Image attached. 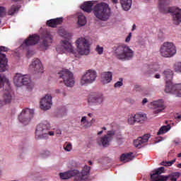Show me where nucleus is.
Instances as JSON below:
<instances>
[{
    "mask_svg": "<svg viewBox=\"0 0 181 181\" xmlns=\"http://www.w3.org/2000/svg\"><path fill=\"white\" fill-rule=\"evenodd\" d=\"M165 80V93L168 94H174L176 97H181V84H174L172 83L173 78V71L167 69L163 73Z\"/></svg>",
    "mask_w": 181,
    "mask_h": 181,
    "instance_id": "f257e3e1",
    "label": "nucleus"
},
{
    "mask_svg": "<svg viewBox=\"0 0 181 181\" xmlns=\"http://www.w3.org/2000/svg\"><path fill=\"white\" fill-rule=\"evenodd\" d=\"M114 56L116 59L122 62L131 60L134 57V50L128 45L122 44L114 47Z\"/></svg>",
    "mask_w": 181,
    "mask_h": 181,
    "instance_id": "f03ea898",
    "label": "nucleus"
},
{
    "mask_svg": "<svg viewBox=\"0 0 181 181\" xmlns=\"http://www.w3.org/2000/svg\"><path fill=\"white\" fill-rule=\"evenodd\" d=\"M93 13L99 21H106L111 16V8L107 3L97 4L93 8Z\"/></svg>",
    "mask_w": 181,
    "mask_h": 181,
    "instance_id": "7ed1b4c3",
    "label": "nucleus"
},
{
    "mask_svg": "<svg viewBox=\"0 0 181 181\" xmlns=\"http://www.w3.org/2000/svg\"><path fill=\"white\" fill-rule=\"evenodd\" d=\"M158 8L163 13H172L173 21L175 25L181 23V9L177 7L168 8L166 3L163 0H159Z\"/></svg>",
    "mask_w": 181,
    "mask_h": 181,
    "instance_id": "20e7f679",
    "label": "nucleus"
},
{
    "mask_svg": "<svg viewBox=\"0 0 181 181\" xmlns=\"http://www.w3.org/2000/svg\"><path fill=\"white\" fill-rule=\"evenodd\" d=\"M78 53L81 56H88L90 54V42L86 37H80L76 41Z\"/></svg>",
    "mask_w": 181,
    "mask_h": 181,
    "instance_id": "39448f33",
    "label": "nucleus"
},
{
    "mask_svg": "<svg viewBox=\"0 0 181 181\" xmlns=\"http://www.w3.org/2000/svg\"><path fill=\"white\" fill-rule=\"evenodd\" d=\"M49 129H50V124L47 123V122L38 124L35 130L36 138H37V139H39V138H43L45 136L44 135L53 136L54 132H49Z\"/></svg>",
    "mask_w": 181,
    "mask_h": 181,
    "instance_id": "423d86ee",
    "label": "nucleus"
},
{
    "mask_svg": "<svg viewBox=\"0 0 181 181\" xmlns=\"http://www.w3.org/2000/svg\"><path fill=\"white\" fill-rule=\"evenodd\" d=\"M57 76L59 78H62L64 84H65L66 87H73L74 86V76L73 73L69 71V69H63L62 71H60L57 74Z\"/></svg>",
    "mask_w": 181,
    "mask_h": 181,
    "instance_id": "0eeeda50",
    "label": "nucleus"
},
{
    "mask_svg": "<svg viewBox=\"0 0 181 181\" xmlns=\"http://www.w3.org/2000/svg\"><path fill=\"white\" fill-rule=\"evenodd\" d=\"M160 53L163 57H173L176 54V46L172 42H164L160 47Z\"/></svg>",
    "mask_w": 181,
    "mask_h": 181,
    "instance_id": "6e6552de",
    "label": "nucleus"
},
{
    "mask_svg": "<svg viewBox=\"0 0 181 181\" xmlns=\"http://www.w3.org/2000/svg\"><path fill=\"white\" fill-rule=\"evenodd\" d=\"M56 50L59 54H63V53L68 52V53H71L75 57H77V52L74 50V48H73L71 43L67 40H62L61 45L57 46Z\"/></svg>",
    "mask_w": 181,
    "mask_h": 181,
    "instance_id": "1a4fd4ad",
    "label": "nucleus"
},
{
    "mask_svg": "<svg viewBox=\"0 0 181 181\" xmlns=\"http://www.w3.org/2000/svg\"><path fill=\"white\" fill-rule=\"evenodd\" d=\"M35 114V110L29 108L23 109L21 114L18 115V121L23 124V125H28L32 118H33V115Z\"/></svg>",
    "mask_w": 181,
    "mask_h": 181,
    "instance_id": "9d476101",
    "label": "nucleus"
},
{
    "mask_svg": "<svg viewBox=\"0 0 181 181\" xmlns=\"http://www.w3.org/2000/svg\"><path fill=\"white\" fill-rule=\"evenodd\" d=\"M97 78V72L94 70H88L81 78V86H86V84H93Z\"/></svg>",
    "mask_w": 181,
    "mask_h": 181,
    "instance_id": "9b49d317",
    "label": "nucleus"
},
{
    "mask_svg": "<svg viewBox=\"0 0 181 181\" xmlns=\"http://www.w3.org/2000/svg\"><path fill=\"white\" fill-rule=\"evenodd\" d=\"M9 52V48L4 46H0V71L4 72L8 70V58H6V53Z\"/></svg>",
    "mask_w": 181,
    "mask_h": 181,
    "instance_id": "f8f14e48",
    "label": "nucleus"
},
{
    "mask_svg": "<svg viewBox=\"0 0 181 181\" xmlns=\"http://www.w3.org/2000/svg\"><path fill=\"white\" fill-rule=\"evenodd\" d=\"M30 78L28 75H22L16 74L13 78V83L16 87H22V86H29L30 84Z\"/></svg>",
    "mask_w": 181,
    "mask_h": 181,
    "instance_id": "ddd939ff",
    "label": "nucleus"
},
{
    "mask_svg": "<svg viewBox=\"0 0 181 181\" xmlns=\"http://www.w3.org/2000/svg\"><path fill=\"white\" fill-rule=\"evenodd\" d=\"M114 135H115L114 131H109L103 137L97 139V144H98L100 146L102 145L104 148H107V146H110V142L112 141Z\"/></svg>",
    "mask_w": 181,
    "mask_h": 181,
    "instance_id": "4468645a",
    "label": "nucleus"
},
{
    "mask_svg": "<svg viewBox=\"0 0 181 181\" xmlns=\"http://www.w3.org/2000/svg\"><path fill=\"white\" fill-rule=\"evenodd\" d=\"M165 172L164 167H160L155 170L152 174H151V181H168V177L166 175H161Z\"/></svg>",
    "mask_w": 181,
    "mask_h": 181,
    "instance_id": "2eb2a0df",
    "label": "nucleus"
},
{
    "mask_svg": "<svg viewBox=\"0 0 181 181\" xmlns=\"http://www.w3.org/2000/svg\"><path fill=\"white\" fill-rule=\"evenodd\" d=\"M39 40H40V37L39 35H30L24 40L23 44L21 45V47L22 49H26L27 47H29V46H35V45H37V43H39Z\"/></svg>",
    "mask_w": 181,
    "mask_h": 181,
    "instance_id": "dca6fc26",
    "label": "nucleus"
},
{
    "mask_svg": "<svg viewBox=\"0 0 181 181\" xmlns=\"http://www.w3.org/2000/svg\"><path fill=\"white\" fill-rule=\"evenodd\" d=\"M52 95L49 94H47L40 102V108L44 111L50 110L52 108Z\"/></svg>",
    "mask_w": 181,
    "mask_h": 181,
    "instance_id": "f3484780",
    "label": "nucleus"
},
{
    "mask_svg": "<svg viewBox=\"0 0 181 181\" xmlns=\"http://www.w3.org/2000/svg\"><path fill=\"white\" fill-rule=\"evenodd\" d=\"M30 69L35 73H43V65H42V62L39 59H35L32 62Z\"/></svg>",
    "mask_w": 181,
    "mask_h": 181,
    "instance_id": "a211bd4d",
    "label": "nucleus"
},
{
    "mask_svg": "<svg viewBox=\"0 0 181 181\" xmlns=\"http://www.w3.org/2000/svg\"><path fill=\"white\" fill-rule=\"evenodd\" d=\"M151 104L154 108L156 109L158 108L154 111V114H159V112H162L163 110H165L164 108L165 105H163V100L154 101L151 103Z\"/></svg>",
    "mask_w": 181,
    "mask_h": 181,
    "instance_id": "6ab92c4d",
    "label": "nucleus"
},
{
    "mask_svg": "<svg viewBox=\"0 0 181 181\" xmlns=\"http://www.w3.org/2000/svg\"><path fill=\"white\" fill-rule=\"evenodd\" d=\"M63 23V18H57L54 19H50L47 21V25L49 28H57V25H62Z\"/></svg>",
    "mask_w": 181,
    "mask_h": 181,
    "instance_id": "aec40b11",
    "label": "nucleus"
},
{
    "mask_svg": "<svg viewBox=\"0 0 181 181\" xmlns=\"http://www.w3.org/2000/svg\"><path fill=\"white\" fill-rule=\"evenodd\" d=\"M103 100V95H92L88 98V103H95V104H101Z\"/></svg>",
    "mask_w": 181,
    "mask_h": 181,
    "instance_id": "412c9836",
    "label": "nucleus"
},
{
    "mask_svg": "<svg viewBox=\"0 0 181 181\" xmlns=\"http://www.w3.org/2000/svg\"><path fill=\"white\" fill-rule=\"evenodd\" d=\"M101 78L103 84H108V83H111V81L112 80V73L110 71L103 72L101 74Z\"/></svg>",
    "mask_w": 181,
    "mask_h": 181,
    "instance_id": "4be33fe9",
    "label": "nucleus"
},
{
    "mask_svg": "<svg viewBox=\"0 0 181 181\" xmlns=\"http://www.w3.org/2000/svg\"><path fill=\"white\" fill-rule=\"evenodd\" d=\"M93 1H86L81 6V9L87 13H90L93 11Z\"/></svg>",
    "mask_w": 181,
    "mask_h": 181,
    "instance_id": "5701e85b",
    "label": "nucleus"
},
{
    "mask_svg": "<svg viewBox=\"0 0 181 181\" xmlns=\"http://www.w3.org/2000/svg\"><path fill=\"white\" fill-rule=\"evenodd\" d=\"M120 4L124 11H129L132 5V0H120Z\"/></svg>",
    "mask_w": 181,
    "mask_h": 181,
    "instance_id": "b1692460",
    "label": "nucleus"
},
{
    "mask_svg": "<svg viewBox=\"0 0 181 181\" xmlns=\"http://www.w3.org/2000/svg\"><path fill=\"white\" fill-rule=\"evenodd\" d=\"M132 153H123L120 156L121 162H129L134 159V156H132Z\"/></svg>",
    "mask_w": 181,
    "mask_h": 181,
    "instance_id": "393cba45",
    "label": "nucleus"
},
{
    "mask_svg": "<svg viewBox=\"0 0 181 181\" xmlns=\"http://www.w3.org/2000/svg\"><path fill=\"white\" fill-rule=\"evenodd\" d=\"M52 35L50 34H47V36L44 38L41 46L43 47H49L50 46V44L52 43Z\"/></svg>",
    "mask_w": 181,
    "mask_h": 181,
    "instance_id": "a878e982",
    "label": "nucleus"
},
{
    "mask_svg": "<svg viewBox=\"0 0 181 181\" xmlns=\"http://www.w3.org/2000/svg\"><path fill=\"white\" fill-rule=\"evenodd\" d=\"M87 23V20L86 18V16L83 15V13H80L78 16V26H84Z\"/></svg>",
    "mask_w": 181,
    "mask_h": 181,
    "instance_id": "bb28decb",
    "label": "nucleus"
},
{
    "mask_svg": "<svg viewBox=\"0 0 181 181\" xmlns=\"http://www.w3.org/2000/svg\"><path fill=\"white\" fill-rule=\"evenodd\" d=\"M170 130V124L167 126H163L160 128V129L157 132V135H163V134H166V132H168Z\"/></svg>",
    "mask_w": 181,
    "mask_h": 181,
    "instance_id": "cd10ccee",
    "label": "nucleus"
},
{
    "mask_svg": "<svg viewBox=\"0 0 181 181\" xmlns=\"http://www.w3.org/2000/svg\"><path fill=\"white\" fill-rule=\"evenodd\" d=\"M180 176V173H174L172 175H165L167 180L176 181L177 178Z\"/></svg>",
    "mask_w": 181,
    "mask_h": 181,
    "instance_id": "c85d7f7f",
    "label": "nucleus"
},
{
    "mask_svg": "<svg viewBox=\"0 0 181 181\" xmlns=\"http://www.w3.org/2000/svg\"><path fill=\"white\" fill-rule=\"evenodd\" d=\"M3 98L5 104H9L12 101V95L8 92L4 94Z\"/></svg>",
    "mask_w": 181,
    "mask_h": 181,
    "instance_id": "c756f323",
    "label": "nucleus"
},
{
    "mask_svg": "<svg viewBox=\"0 0 181 181\" xmlns=\"http://www.w3.org/2000/svg\"><path fill=\"white\" fill-rule=\"evenodd\" d=\"M142 145H144L142 137H139L137 139L134 141V146L135 148H139V149H141V148H142Z\"/></svg>",
    "mask_w": 181,
    "mask_h": 181,
    "instance_id": "7c9ffc66",
    "label": "nucleus"
},
{
    "mask_svg": "<svg viewBox=\"0 0 181 181\" xmlns=\"http://www.w3.org/2000/svg\"><path fill=\"white\" fill-rule=\"evenodd\" d=\"M4 83H8V79H6V76L4 74H0V88L4 87Z\"/></svg>",
    "mask_w": 181,
    "mask_h": 181,
    "instance_id": "2f4dec72",
    "label": "nucleus"
},
{
    "mask_svg": "<svg viewBox=\"0 0 181 181\" xmlns=\"http://www.w3.org/2000/svg\"><path fill=\"white\" fill-rule=\"evenodd\" d=\"M18 11H19V7L16 6H12L11 8L8 10V14L11 16L14 15L15 13L18 12Z\"/></svg>",
    "mask_w": 181,
    "mask_h": 181,
    "instance_id": "473e14b6",
    "label": "nucleus"
},
{
    "mask_svg": "<svg viewBox=\"0 0 181 181\" xmlns=\"http://www.w3.org/2000/svg\"><path fill=\"white\" fill-rule=\"evenodd\" d=\"M134 118L136 119V122H142V121L145 119L144 115L141 114L134 115Z\"/></svg>",
    "mask_w": 181,
    "mask_h": 181,
    "instance_id": "72a5a7b5",
    "label": "nucleus"
},
{
    "mask_svg": "<svg viewBox=\"0 0 181 181\" xmlns=\"http://www.w3.org/2000/svg\"><path fill=\"white\" fill-rule=\"evenodd\" d=\"M174 71L175 73L181 74V62H176L174 64Z\"/></svg>",
    "mask_w": 181,
    "mask_h": 181,
    "instance_id": "f704fd0d",
    "label": "nucleus"
},
{
    "mask_svg": "<svg viewBox=\"0 0 181 181\" xmlns=\"http://www.w3.org/2000/svg\"><path fill=\"white\" fill-rule=\"evenodd\" d=\"M175 162H176V158H174L171 161H163L161 162L160 165L163 166H172Z\"/></svg>",
    "mask_w": 181,
    "mask_h": 181,
    "instance_id": "c9c22d12",
    "label": "nucleus"
},
{
    "mask_svg": "<svg viewBox=\"0 0 181 181\" xmlns=\"http://www.w3.org/2000/svg\"><path fill=\"white\" fill-rule=\"evenodd\" d=\"M64 151H66V152H70L71 149H73L71 143L66 142L64 145Z\"/></svg>",
    "mask_w": 181,
    "mask_h": 181,
    "instance_id": "e433bc0d",
    "label": "nucleus"
},
{
    "mask_svg": "<svg viewBox=\"0 0 181 181\" xmlns=\"http://www.w3.org/2000/svg\"><path fill=\"white\" fill-rule=\"evenodd\" d=\"M149 138H151V135L149 134H145L141 137V141L143 144H146L148 141L149 140Z\"/></svg>",
    "mask_w": 181,
    "mask_h": 181,
    "instance_id": "4c0bfd02",
    "label": "nucleus"
},
{
    "mask_svg": "<svg viewBox=\"0 0 181 181\" xmlns=\"http://www.w3.org/2000/svg\"><path fill=\"white\" fill-rule=\"evenodd\" d=\"M135 122H136L135 119V115L132 116L128 119V123L129 124V125H134Z\"/></svg>",
    "mask_w": 181,
    "mask_h": 181,
    "instance_id": "58836bf2",
    "label": "nucleus"
},
{
    "mask_svg": "<svg viewBox=\"0 0 181 181\" xmlns=\"http://www.w3.org/2000/svg\"><path fill=\"white\" fill-rule=\"evenodd\" d=\"M95 50L97 52L98 54H103V52H104V48L100 47V45H97Z\"/></svg>",
    "mask_w": 181,
    "mask_h": 181,
    "instance_id": "ea45409f",
    "label": "nucleus"
},
{
    "mask_svg": "<svg viewBox=\"0 0 181 181\" xmlns=\"http://www.w3.org/2000/svg\"><path fill=\"white\" fill-rule=\"evenodd\" d=\"M119 80H120V81H117V82H116V83H115L114 87H115V88H119V87H122V86L123 85L122 78H120Z\"/></svg>",
    "mask_w": 181,
    "mask_h": 181,
    "instance_id": "a19ab883",
    "label": "nucleus"
},
{
    "mask_svg": "<svg viewBox=\"0 0 181 181\" xmlns=\"http://www.w3.org/2000/svg\"><path fill=\"white\" fill-rule=\"evenodd\" d=\"M57 94H62L64 97H66V92L63 89H57L55 90Z\"/></svg>",
    "mask_w": 181,
    "mask_h": 181,
    "instance_id": "79ce46f5",
    "label": "nucleus"
},
{
    "mask_svg": "<svg viewBox=\"0 0 181 181\" xmlns=\"http://www.w3.org/2000/svg\"><path fill=\"white\" fill-rule=\"evenodd\" d=\"M6 10L3 6H0V18L5 16Z\"/></svg>",
    "mask_w": 181,
    "mask_h": 181,
    "instance_id": "37998d69",
    "label": "nucleus"
},
{
    "mask_svg": "<svg viewBox=\"0 0 181 181\" xmlns=\"http://www.w3.org/2000/svg\"><path fill=\"white\" fill-rule=\"evenodd\" d=\"M159 70V65L155 64L153 67H151V71H158Z\"/></svg>",
    "mask_w": 181,
    "mask_h": 181,
    "instance_id": "c03bdc74",
    "label": "nucleus"
},
{
    "mask_svg": "<svg viewBox=\"0 0 181 181\" xmlns=\"http://www.w3.org/2000/svg\"><path fill=\"white\" fill-rule=\"evenodd\" d=\"M50 155L49 151H45L44 153H42V158H47Z\"/></svg>",
    "mask_w": 181,
    "mask_h": 181,
    "instance_id": "a18cd8bd",
    "label": "nucleus"
},
{
    "mask_svg": "<svg viewBox=\"0 0 181 181\" xmlns=\"http://www.w3.org/2000/svg\"><path fill=\"white\" fill-rule=\"evenodd\" d=\"M132 36V34L130 33L129 35L127 37L125 42H128L131 40V37Z\"/></svg>",
    "mask_w": 181,
    "mask_h": 181,
    "instance_id": "49530a36",
    "label": "nucleus"
},
{
    "mask_svg": "<svg viewBox=\"0 0 181 181\" xmlns=\"http://www.w3.org/2000/svg\"><path fill=\"white\" fill-rule=\"evenodd\" d=\"M81 122H82V124H86V122H87V117H83Z\"/></svg>",
    "mask_w": 181,
    "mask_h": 181,
    "instance_id": "de8ad7c7",
    "label": "nucleus"
},
{
    "mask_svg": "<svg viewBox=\"0 0 181 181\" xmlns=\"http://www.w3.org/2000/svg\"><path fill=\"white\" fill-rule=\"evenodd\" d=\"M66 33L65 30H63V34H62V30H59V35H61V36H66Z\"/></svg>",
    "mask_w": 181,
    "mask_h": 181,
    "instance_id": "09e8293b",
    "label": "nucleus"
},
{
    "mask_svg": "<svg viewBox=\"0 0 181 181\" xmlns=\"http://www.w3.org/2000/svg\"><path fill=\"white\" fill-rule=\"evenodd\" d=\"M146 103H148V99L147 98H144L142 100V105H145V104H146Z\"/></svg>",
    "mask_w": 181,
    "mask_h": 181,
    "instance_id": "8fccbe9b",
    "label": "nucleus"
},
{
    "mask_svg": "<svg viewBox=\"0 0 181 181\" xmlns=\"http://www.w3.org/2000/svg\"><path fill=\"white\" fill-rule=\"evenodd\" d=\"M56 134H57V135H62V130L57 129V130L56 131Z\"/></svg>",
    "mask_w": 181,
    "mask_h": 181,
    "instance_id": "3c124183",
    "label": "nucleus"
},
{
    "mask_svg": "<svg viewBox=\"0 0 181 181\" xmlns=\"http://www.w3.org/2000/svg\"><path fill=\"white\" fill-rule=\"evenodd\" d=\"M4 104H5V103H4L2 100H0V108H1V107H4Z\"/></svg>",
    "mask_w": 181,
    "mask_h": 181,
    "instance_id": "603ef678",
    "label": "nucleus"
},
{
    "mask_svg": "<svg viewBox=\"0 0 181 181\" xmlns=\"http://www.w3.org/2000/svg\"><path fill=\"white\" fill-rule=\"evenodd\" d=\"M155 78H160V75L159 74H156Z\"/></svg>",
    "mask_w": 181,
    "mask_h": 181,
    "instance_id": "864d4df0",
    "label": "nucleus"
},
{
    "mask_svg": "<svg viewBox=\"0 0 181 181\" xmlns=\"http://www.w3.org/2000/svg\"><path fill=\"white\" fill-rule=\"evenodd\" d=\"M112 4H116L118 2V0H111Z\"/></svg>",
    "mask_w": 181,
    "mask_h": 181,
    "instance_id": "5fc2aeb1",
    "label": "nucleus"
},
{
    "mask_svg": "<svg viewBox=\"0 0 181 181\" xmlns=\"http://www.w3.org/2000/svg\"><path fill=\"white\" fill-rule=\"evenodd\" d=\"M136 28V25L134 24L132 27V30H135Z\"/></svg>",
    "mask_w": 181,
    "mask_h": 181,
    "instance_id": "6e6d98bb",
    "label": "nucleus"
},
{
    "mask_svg": "<svg viewBox=\"0 0 181 181\" xmlns=\"http://www.w3.org/2000/svg\"><path fill=\"white\" fill-rule=\"evenodd\" d=\"M102 134H103V130L99 132H98V135H101Z\"/></svg>",
    "mask_w": 181,
    "mask_h": 181,
    "instance_id": "4d7b16f0",
    "label": "nucleus"
},
{
    "mask_svg": "<svg viewBox=\"0 0 181 181\" xmlns=\"http://www.w3.org/2000/svg\"><path fill=\"white\" fill-rule=\"evenodd\" d=\"M177 157H178V158H181V152L177 154Z\"/></svg>",
    "mask_w": 181,
    "mask_h": 181,
    "instance_id": "13d9d810",
    "label": "nucleus"
},
{
    "mask_svg": "<svg viewBox=\"0 0 181 181\" xmlns=\"http://www.w3.org/2000/svg\"><path fill=\"white\" fill-rule=\"evenodd\" d=\"M88 117H93V114H91V113H88Z\"/></svg>",
    "mask_w": 181,
    "mask_h": 181,
    "instance_id": "bf43d9fd",
    "label": "nucleus"
},
{
    "mask_svg": "<svg viewBox=\"0 0 181 181\" xmlns=\"http://www.w3.org/2000/svg\"><path fill=\"white\" fill-rule=\"evenodd\" d=\"M177 119H180V118H181V115H178V116L177 117Z\"/></svg>",
    "mask_w": 181,
    "mask_h": 181,
    "instance_id": "052dcab7",
    "label": "nucleus"
},
{
    "mask_svg": "<svg viewBox=\"0 0 181 181\" xmlns=\"http://www.w3.org/2000/svg\"><path fill=\"white\" fill-rule=\"evenodd\" d=\"M102 129H103L104 131H107V127H103Z\"/></svg>",
    "mask_w": 181,
    "mask_h": 181,
    "instance_id": "680f3d73",
    "label": "nucleus"
},
{
    "mask_svg": "<svg viewBox=\"0 0 181 181\" xmlns=\"http://www.w3.org/2000/svg\"><path fill=\"white\" fill-rule=\"evenodd\" d=\"M88 163L89 165H93V163L90 160L88 161Z\"/></svg>",
    "mask_w": 181,
    "mask_h": 181,
    "instance_id": "e2e57ef3",
    "label": "nucleus"
},
{
    "mask_svg": "<svg viewBox=\"0 0 181 181\" xmlns=\"http://www.w3.org/2000/svg\"><path fill=\"white\" fill-rule=\"evenodd\" d=\"M13 1V2H18V1H21V0H12Z\"/></svg>",
    "mask_w": 181,
    "mask_h": 181,
    "instance_id": "0e129e2a",
    "label": "nucleus"
},
{
    "mask_svg": "<svg viewBox=\"0 0 181 181\" xmlns=\"http://www.w3.org/2000/svg\"><path fill=\"white\" fill-rule=\"evenodd\" d=\"M0 23H1V20H0Z\"/></svg>",
    "mask_w": 181,
    "mask_h": 181,
    "instance_id": "69168bd1",
    "label": "nucleus"
}]
</instances>
